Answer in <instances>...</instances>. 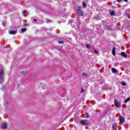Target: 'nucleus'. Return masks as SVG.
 I'll return each instance as SVG.
<instances>
[{
  "instance_id": "nucleus-1",
  "label": "nucleus",
  "mask_w": 130,
  "mask_h": 130,
  "mask_svg": "<svg viewBox=\"0 0 130 130\" xmlns=\"http://www.w3.org/2000/svg\"><path fill=\"white\" fill-rule=\"evenodd\" d=\"M4 75L5 73H4V69H1L0 70V83L2 84L3 83V81H4Z\"/></svg>"
},
{
  "instance_id": "nucleus-2",
  "label": "nucleus",
  "mask_w": 130,
  "mask_h": 130,
  "mask_svg": "<svg viewBox=\"0 0 130 130\" xmlns=\"http://www.w3.org/2000/svg\"><path fill=\"white\" fill-rule=\"evenodd\" d=\"M77 12L80 15V16H83L84 13H83V10H82V7L81 6H78L77 8Z\"/></svg>"
},
{
  "instance_id": "nucleus-3",
  "label": "nucleus",
  "mask_w": 130,
  "mask_h": 130,
  "mask_svg": "<svg viewBox=\"0 0 130 130\" xmlns=\"http://www.w3.org/2000/svg\"><path fill=\"white\" fill-rule=\"evenodd\" d=\"M81 124L83 125H89V122L87 120H83L80 121Z\"/></svg>"
},
{
  "instance_id": "nucleus-4",
  "label": "nucleus",
  "mask_w": 130,
  "mask_h": 130,
  "mask_svg": "<svg viewBox=\"0 0 130 130\" xmlns=\"http://www.w3.org/2000/svg\"><path fill=\"white\" fill-rule=\"evenodd\" d=\"M114 104L116 106V107H120V103L117 102V100H115Z\"/></svg>"
},
{
  "instance_id": "nucleus-5",
  "label": "nucleus",
  "mask_w": 130,
  "mask_h": 130,
  "mask_svg": "<svg viewBox=\"0 0 130 130\" xmlns=\"http://www.w3.org/2000/svg\"><path fill=\"white\" fill-rule=\"evenodd\" d=\"M119 120L120 122H121V123H123L125 121L124 118L122 116L119 117Z\"/></svg>"
},
{
  "instance_id": "nucleus-6",
  "label": "nucleus",
  "mask_w": 130,
  "mask_h": 130,
  "mask_svg": "<svg viewBox=\"0 0 130 130\" xmlns=\"http://www.w3.org/2000/svg\"><path fill=\"white\" fill-rule=\"evenodd\" d=\"M112 128L113 130H117V124L116 123L113 124Z\"/></svg>"
},
{
  "instance_id": "nucleus-7",
  "label": "nucleus",
  "mask_w": 130,
  "mask_h": 130,
  "mask_svg": "<svg viewBox=\"0 0 130 130\" xmlns=\"http://www.w3.org/2000/svg\"><path fill=\"white\" fill-rule=\"evenodd\" d=\"M7 125L6 123H2L1 124V128H2L6 129V128H7Z\"/></svg>"
},
{
  "instance_id": "nucleus-8",
  "label": "nucleus",
  "mask_w": 130,
  "mask_h": 130,
  "mask_svg": "<svg viewBox=\"0 0 130 130\" xmlns=\"http://www.w3.org/2000/svg\"><path fill=\"white\" fill-rule=\"evenodd\" d=\"M17 33V31L16 30H11L9 31V34L12 35H15Z\"/></svg>"
},
{
  "instance_id": "nucleus-9",
  "label": "nucleus",
  "mask_w": 130,
  "mask_h": 130,
  "mask_svg": "<svg viewBox=\"0 0 130 130\" xmlns=\"http://www.w3.org/2000/svg\"><path fill=\"white\" fill-rule=\"evenodd\" d=\"M121 55L123 57H127V55L125 54V53L124 52H122L121 53Z\"/></svg>"
},
{
  "instance_id": "nucleus-10",
  "label": "nucleus",
  "mask_w": 130,
  "mask_h": 130,
  "mask_svg": "<svg viewBox=\"0 0 130 130\" xmlns=\"http://www.w3.org/2000/svg\"><path fill=\"white\" fill-rule=\"evenodd\" d=\"M110 14L111 16H114L115 15V12L113 10L110 11Z\"/></svg>"
},
{
  "instance_id": "nucleus-11",
  "label": "nucleus",
  "mask_w": 130,
  "mask_h": 130,
  "mask_svg": "<svg viewBox=\"0 0 130 130\" xmlns=\"http://www.w3.org/2000/svg\"><path fill=\"white\" fill-rule=\"evenodd\" d=\"M112 53L113 55L115 56V54L116 53V52L115 51V47L113 48Z\"/></svg>"
},
{
  "instance_id": "nucleus-12",
  "label": "nucleus",
  "mask_w": 130,
  "mask_h": 130,
  "mask_svg": "<svg viewBox=\"0 0 130 130\" xmlns=\"http://www.w3.org/2000/svg\"><path fill=\"white\" fill-rule=\"evenodd\" d=\"M112 72H113L114 73H117V70L115 68H112Z\"/></svg>"
},
{
  "instance_id": "nucleus-13",
  "label": "nucleus",
  "mask_w": 130,
  "mask_h": 130,
  "mask_svg": "<svg viewBox=\"0 0 130 130\" xmlns=\"http://www.w3.org/2000/svg\"><path fill=\"white\" fill-rule=\"evenodd\" d=\"M23 15L24 17L27 16V11L26 10H24L23 12Z\"/></svg>"
},
{
  "instance_id": "nucleus-14",
  "label": "nucleus",
  "mask_w": 130,
  "mask_h": 130,
  "mask_svg": "<svg viewBox=\"0 0 130 130\" xmlns=\"http://www.w3.org/2000/svg\"><path fill=\"white\" fill-rule=\"evenodd\" d=\"M130 100V97L127 98L124 101V103H127Z\"/></svg>"
},
{
  "instance_id": "nucleus-15",
  "label": "nucleus",
  "mask_w": 130,
  "mask_h": 130,
  "mask_svg": "<svg viewBox=\"0 0 130 130\" xmlns=\"http://www.w3.org/2000/svg\"><path fill=\"white\" fill-rule=\"evenodd\" d=\"M83 8H87V5H86V3L85 2H83Z\"/></svg>"
},
{
  "instance_id": "nucleus-16",
  "label": "nucleus",
  "mask_w": 130,
  "mask_h": 130,
  "mask_svg": "<svg viewBox=\"0 0 130 130\" xmlns=\"http://www.w3.org/2000/svg\"><path fill=\"white\" fill-rule=\"evenodd\" d=\"M58 42L59 44H63V43H64V42H63L62 41H58Z\"/></svg>"
},
{
  "instance_id": "nucleus-17",
  "label": "nucleus",
  "mask_w": 130,
  "mask_h": 130,
  "mask_svg": "<svg viewBox=\"0 0 130 130\" xmlns=\"http://www.w3.org/2000/svg\"><path fill=\"white\" fill-rule=\"evenodd\" d=\"M93 48V49L94 50V53H95V54H98V53H99L98 51L97 50L94 49V48Z\"/></svg>"
},
{
  "instance_id": "nucleus-18",
  "label": "nucleus",
  "mask_w": 130,
  "mask_h": 130,
  "mask_svg": "<svg viewBox=\"0 0 130 130\" xmlns=\"http://www.w3.org/2000/svg\"><path fill=\"white\" fill-rule=\"evenodd\" d=\"M82 77H87V74L85 73H82Z\"/></svg>"
},
{
  "instance_id": "nucleus-19",
  "label": "nucleus",
  "mask_w": 130,
  "mask_h": 130,
  "mask_svg": "<svg viewBox=\"0 0 130 130\" xmlns=\"http://www.w3.org/2000/svg\"><path fill=\"white\" fill-rule=\"evenodd\" d=\"M89 117H90V116H89V114H88L87 113H86L85 118H89Z\"/></svg>"
},
{
  "instance_id": "nucleus-20",
  "label": "nucleus",
  "mask_w": 130,
  "mask_h": 130,
  "mask_svg": "<svg viewBox=\"0 0 130 130\" xmlns=\"http://www.w3.org/2000/svg\"><path fill=\"white\" fill-rule=\"evenodd\" d=\"M26 28H22L21 29V32H22V33L25 32V31H26Z\"/></svg>"
},
{
  "instance_id": "nucleus-21",
  "label": "nucleus",
  "mask_w": 130,
  "mask_h": 130,
  "mask_svg": "<svg viewBox=\"0 0 130 130\" xmlns=\"http://www.w3.org/2000/svg\"><path fill=\"white\" fill-rule=\"evenodd\" d=\"M121 84L122 86H125L126 85V83H125L124 82H122Z\"/></svg>"
},
{
  "instance_id": "nucleus-22",
  "label": "nucleus",
  "mask_w": 130,
  "mask_h": 130,
  "mask_svg": "<svg viewBox=\"0 0 130 130\" xmlns=\"http://www.w3.org/2000/svg\"><path fill=\"white\" fill-rule=\"evenodd\" d=\"M73 22H74V21L73 20L71 19L69 21V23L72 24V23H73Z\"/></svg>"
},
{
  "instance_id": "nucleus-23",
  "label": "nucleus",
  "mask_w": 130,
  "mask_h": 130,
  "mask_svg": "<svg viewBox=\"0 0 130 130\" xmlns=\"http://www.w3.org/2000/svg\"><path fill=\"white\" fill-rule=\"evenodd\" d=\"M87 48H91V46L89 44H86Z\"/></svg>"
},
{
  "instance_id": "nucleus-24",
  "label": "nucleus",
  "mask_w": 130,
  "mask_h": 130,
  "mask_svg": "<svg viewBox=\"0 0 130 130\" xmlns=\"http://www.w3.org/2000/svg\"><path fill=\"white\" fill-rule=\"evenodd\" d=\"M122 0H117V3H121Z\"/></svg>"
},
{
  "instance_id": "nucleus-25",
  "label": "nucleus",
  "mask_w": 130,
  "mask_h": 130,
  "mask_svg": "<svg viewBox=\"0 0 130 130\" xmlns=\"http://www.w3.org/2000/svg\"><path fill=\"white\" fill-rule=\"evenodd\" d=\"M81 93H84V89L83 88L81 89Z\"/></svg>"
},
{
  "instance_id": "nucleus-26",
  "label": "nucleus",
  "mask_w": 130,
  "mask_h": 130,
  "mask_svg": "<svg viewBox=\"0 0 130 130\" xmlns=\"http://www.w3.org/2000/svg\"><path fill=\"white\" fill-rule=\"evenodd\" d=\"M124 2H125V3H127L128 0H124Z\"/></svg>"
},
{
  "instance_id": "nucleus-27",
  "label": "nucleus",
  "mask_w": 130,
  "mask_h": 130,
  "mask_svg": "<svg viewBox=\"0 0 130 130\" xmlns=\"http://www.w3.org/2000/svg\"><path fill=\"white\" fill-rule=\"evenodd\" d=\"M34 22H36L37 20H36V19H34Z\"/></svg>"
},
{
  "instance_id": "nucleus-28",
  "label": "nucleus",
  "mask_w": 130,
  "mask_h": 130,
  "mask_svg": "<svg viewBox=\"0 0 130 130\" xmlns=\"http://www.w3.org/2000/svg\"><path fill=\"white\" fill-rule=\"evenodd\" d=\"M3 26H5V23H3Z\"/></svg>"
},
{
  "instance_id": "nucleus-29",
  "label": "nucleus",
  "mask_w": 130,
  "mask_h": 130,
  "mask_svg": "<svg viewBox=\"0 0 130 130\" xmlns=\"http://www.w3.org/2000/svg\"><path fill=\"white\" fill-rule=\"evenodd\" d=\"M49 22H50V20H49Z\"/></svg>"
},
{
  "instance_id": "nucleus-30",
  "label": "nucleus",
  "mask_w": 130,
  "mask_h": 130,
  "mask_svg": "<svg viewBox=\"0 0 130 130\" xmlns=\"http://www.w3.org/2000/svg\"><path fill=\"white\" fill-rule=\"evenodd\" d=\"M129 18H130V16H129Z\"/></svg>"
}]
</instances>
